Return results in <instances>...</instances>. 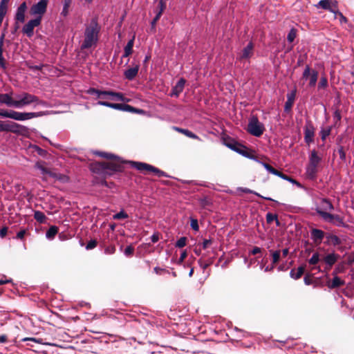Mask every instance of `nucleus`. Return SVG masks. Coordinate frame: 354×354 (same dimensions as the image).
Segmentation results:
<instances>
[{
    "label": "nucleus",
    "mask_w": 354,
    "mask_h": 354,
    "mask_svg": "<svg viewBox=\"0 0 354 354\" xmlns=\"http://www.w3.org/2000/svg\"><path fill=\"white\" fill-rule=\"evenodd\" d=\"M101 31V26L97 18H92L88 24L85 25L84 32V40L81 44L82 50L88 49L95 46L99 40V35Z\"/></svg>",
    "instance_id": "1"
},
{
    "label": "nucleus",
    "mask_w": 354,
    "mask_h": 354,
    "mask_svg": "<svg viewBox=\"0 0 354 354\" xmlns=\"http://www.w3.org/2000/svg\"><path fill=\"white\" fill-rule=\"evenodd\" d=\"M42 115L41 112H18L14 110H0V116L17 121H25Z\"/></svg>",
    "instance_id": "2"
},
{
    "label": "nucleus",
    "mask_w": 354,
    "mask_h": 354,
    "mask_svg": "<svg viewBox=\"0 0 354 354\" xmlns=\"http://www.w3.org/2000/svg\"><path fill=\"white\" fill-rule=\"evenodd\" d=\"M93 172L98 174L111 176L115 172L122 171V166L118 163L95 162L91 166Z\"/></svg>",
    "instance_id": "3"
},
{
    "label": "nucleus",
    "mask_w": 354,
    "mask_h": 354,
    "mask_svg": "<svg viewBox=\"0 0 354 354\" xmlns=\"http://www.w3.org/2000/svg\"><path fill=\"white\" fill-rule=\"evenodd\" d=\"M225 145L231 150L236 152L242 156L250 160H257V157L251 153L250 149L245 145L240 144L234 140L225 142Z\"/></svg>",
    "instance_id": "4"
},
{
    "label": "nucleus",
    "mask_w": 354,
    "mask_h": 354,
    "mask_svg": "<svg viewBox=\"0 0 354 354\" xmlns=\"http://www.w3.org/2000/svg\"><path fill=\"white\" fill-rule=\"evenodd\" d=\"M129 163L132 167L140 171L146 170L147 171L154 173L158 177H169V176L166 172L159 169L158 168L151 165L137 161H129Z\"/></svg>",
    "instance_id": "5"
},
{
    "label": "nucleus",
    "mask_w": 354,
    "mask_h": 354,
    "mask_svg": "<svg viewBox=\"0 0 354 354\" xmlns=\"http://www.w3.org/2000/svg\"><path fill=\"white\" fill-rule=\"evenodd\" d=\"M265 131L264 124L259 122L257 116H252L248 122L247 131L253 136L261 137Z\"/></svg>",
    "instance_id": "6"
},
{
    "label": "nucleus",
    "mask_w": 354,
    "mask_h": 354,
    "mask_svg": "<svg viewBox=\"0 0 354 354\" xmlns=\"http://www.w3.org/2000/svg\"><path fill=\"white\" fill-rule=\"evenodd\" d=\"M318 214L324 221L333 223L337 227H345L347 226L344 221V218L338 214H332L329 212L322 211H318Z\"/></svg>",
    "instance_id": "7"
},
{
    "label": "nucleus",
    "mask_w": 354,
    "mask_h": 354,
    "mask_svg": "<svg viewBox=\"0 0 354 354\" xmlns=\"http://www.w3.org/2000/svg\"><path fill=\"white\" fill-rule=\"evenodd\" d=\"M2 129L6 132H11L21 136L28 133V129L26 127L14 122H4V127Z\"/></svg>",
    "instance_id": "8"
},
{
    "label": "nucleus",
    "mask_w": 354,
    "mask_h": 354,
    "mask_svg": "<svg viewBox=\"0 0 354 354\" xmlns=\"http://www.w3.org/2000/svg\"><path fill=\"white\" fill-rule=\"evenodd\" d=\"M16 97L17 100L15 101V104H14V107L17 109H21L37 101V97L35 95L28 93H23L21 95H17Z\"/></svg>",
    "instance_id": "9"
},
{
    "label": "nucleus",
    "mask_w": 354,
    "mask_h": 354,
    "mask_svg": "<svg viewBox=\"0 0 354 354\" xmlns=\"http://www.w3.org/2000/svg\"><path fill=\"white\" fill-rule=\"evenodd\" d=\"M41 23V16H38L35 19L29 20L21 29L22 32L28 37L30 38L34 35V28L39 26Z\"/></svg>",
    "instance_id": "10"
},
{
    "label": "nucleus",
    "mask_w": 354,
    "mask_h": 354,
    "mask_svg": "<svg viewBox=\"0 0 354 354\" xmlns=\"http://www.w3.org/2000/svg\"><path fill=\"white\" fill-rule=\"evenodd\" d=\"M339 257V254L335 253L334 251L326 254L322 259V261L325 264L324 270H330Z\"/></svg>",
    "instance_id": "11"
},
{
    "label": "nucleus",
    "mask_w": 354,
    "mask_h": 354,
    "mask_svg": "<svg viewBox=\"0 0 354 354\" xmlns=\"http://www.w3.org/2000/svg\"><path fill=\"white\" fill-rule=\"evenodd\" d=\"M27 9L28 6L26 1L22 2L17 8L15 15V21L17 24H24L25 22Z\"/></svg>",
    "instance_id": "12"
},
{
    "label": "nucleus",
    "mask_w": 354,
    "mask_h": 354,
    "mask_svg": "<svg viewBox=\"0 0 354 354\" xmlns=\"http://www.w3.org/2000/svg\"><path fill=\"white\" fill-rule=\"evenodd\" d=\"M304 141L309 145L314 141L315 127L311 122H307L304 128Z\"/></svg>",
    "instance_id": "13"
},
{
    "label": "nucleus",
    "mask_w": 354,
    "mask_h": 354,
    "mask_svg": "<svg viewBox=\"0 0 354 354\" xmlns=\"http://www.w3.org/2000/svg\"><path fill=\"white\" fill-rule=\"evenodd\" d=\"M97 104L126 112H129L131 109V106L127 104L111 103L107 101H98Z\"/></svg>",
    "instance_id": "14"
},
{
    "label": "nucleus",
    "mask_w": 354,
    "mask_h": 354,
    "mask_svg": "<svg viewBox=\"0 0 354 354\" xmlns=\"http://www.w3.org/2000/svg\"><path fill=\"white\" fill-rule=\"evenodd\" d=\"M30 15L35 16H41L44 14V0H40L38 3L33 4L30 9Z\"/></svg>",
    "instance_id": "15"
},
{
    "label": "nucleus",
    "mask_w": 354,
    "mask_h": 354,
    "mask_svg": "<svg viewBox=\"0 0 354 354\" xmlns=\"http://www.w3.org/2000/svg\"><path fill=\"white\" fill-rule=\"evenodd\" d=\"M185 83L186 80L183 77L180 78L176 84L172 87L169 95L171 97H178L179 95L183 92Z\"/></svg>",
    "instance_id": "16"
},
{
    "label": "nucleus",
    "mask_w": 354,
    "mask_h": 354,
    "mask_svg": "<svg viewBox=\"0 0 354 354\" xmlns=\"http://www.w3.org/2000/svg\"><path fill=\"white\" fill-rule=\"evenodd\" d=\"M325 232L317 228H313L310 230V239L316 244H320L324 237H326Z\"/></svg>",
    "instance_id": "17"
},
{
    "label": "nucleus",
    "mask_w": 354,
    "mask_h": 354,
    "mask_svg": "<svg viewBox=\"0 0 354 354\" xmlns=\"http://www.w3.org/2000/svg\"><path fill=\"white\" fill-rule=\"evenodd\" d=\"M254 53V44L250 41L245 47L242 50L241 53L239 56V60L250 59Z\"/></svg>",
    "instance_id": "18"
},
{
    "label": "nucleus",
    "mask_w": 354,
    "mask_h": 354,
    "mask_svg": "<svg viewBox=\"0 0 354 354\" xmlns=\"http://www.w3.org/2000/svg\"><path fill=\"white\" fill-rule=\"evenodd\" d=\"M105 95L108 96L109 100L121 101L124 102L129 101V99L124 96L123 93L111 90L105 91Z\"/></svg>",
    "instance_id": "19"
},
{
    "label": "nucleus",
    "mask_w": 354,
    "mask_h": 354,
    "mask_svg": "<svg viewBox=\"0 0 354 354\" xmlns=\"http://www.w3.org/2000/svg\"><path fill=\"white\" fill-rule=\"evenodd\" d=\"M334 209L333 205L331 202L325 198L321 199L318 205L315 207V211L318 214V211L326 212L327 210L332 211Z\"/></svg>",
    "instance_id": "20"
},
{
    "label": "nucleus",
    "mask_w": 354,
    "mask_h": 354,
    "mask_svg": "<svg viewBox=\"0 0 354 354\" xmlns=\"http://www.w3.org/2000/svg\"><path fill=\"white\" fill-rule=\"evenodd\" d=\"M140 69V66L138 64H136L133 67H130L128 69L124 71V78L129 81H131L135 79V77L138 75V71Z\"/></svg>",
    "instance_id": "21"
},
{
    "label": "nucleus",
    "mask_w": 354,
    "mask_h": 354,
    "mask_svg": "<svg viewBox=\"0 0 354 354\" xmlns=\"http://www.w3.org/2000/svg\"><path fill=\"white\" fill-rule=\"evenodd\" d=\"M296 92L297 91L295 88L287 94V101L284 105V111L286 112H288L291 109L295 100Z\"/></svg>",
    "instance_id": "22"
},
{
    "label": "nucleus",
    "mask_w": 354,
    "mask_h": 354,
    "mask_svg": "<svg viewBox=\"0 0 354 354\" xmlns=\"http://www.w3.org/2000/svg\"><path fill=\"white\" fill-rule=\"evenodd\" d=\"M326 240L324 241V244L326 245H333V246H337L342 244V240L335 234H326Z\"/></svg>",
    "instance_id": "23"
},
{
    "label": "nucleus",
    "mask_w": 354,
    "mask_h": 354,
    "mask_svg": "<svg viewBox=\"0 0 354 354\" xmlns=\"http://www.w3.org/2000/svg\"><path fill=\"white\" fill-rule=\"evenodd\" d=\"M45 172L46 175H48L63 183H67L69 180L68 177L66 175L49 171L47 167H46Z\"/></svg>",
    "instance_id": "24"
},
{
    "label": "nucleus",
    "mask_w": 354,
    "mask_h": 354,
    "mask_svg": "<svg viewBox=\"0 0 354 354\" xmlns=\"http://www.w3.org/2000/svg\"><path fill=\"white\" fill-rule=\"evenodd\" d=\"M15 101L10 94L0 93V104H4L9 107H14Z\"/></svg>",
    "instance_id": "25"
},
{
    "label": "nucleus",
    "mask_w": 354,
    "mask_h": 354,
    "mask_svg": "<svg viewBox=\"0 0 354 354\" xmlns=\"http://www.w3.org/2000/svg\"><path fill=\"white\" fill-rule=\"evenodd\" d=\"M316 6L336 15V10L331 6V0H320Z\"/></svg>",
    "instance_id": "26"
},
{
    "label": "nucleus",
    "mask_w": 354,
    "mask_h": 354,
    "mask_svg": "<svg viewBox=\"0 0 354 354\" xmlns=\"http://www.w3.org/2000/svg\"><path fill=\"white\" fill-rule=\"evenodd\" d=\"M321 161L322 158L318 156L317 151L315 149H313L309 155L308 164L318 167Z\"/></svg>",
    "instance_id": "27"
},
{
    "label": "nucleus",
    "mask_w": 354,
    "mask_h": 354,
    "mask_svg": "<svg viewBox=\"0 0 354 354\" xmlns=\"http://www.w3.org/2000/svg\"><path fill=\"white\" fill-rule=\"evenodd\" d=\"M256 162H259V164H261L264 168L265 169L268 171L269 173L273 174V175H275L277 176H280V175L281 174L282 172L277 170L276 169H274V167H272L271 165H270L269 164L265 162H263L261 160H260L258 158H257V160H255Z\"/></svg>",
    "instance_id": "28"
},
{
    "label": "nucleus",
    "mask_w": 354,
    "mask_h": 354,
    "mask_svg": "<svg viewBox=\"0 0 354 354\" xmlns=\"http://www.w3.org/2000/svg\"><path fill=\"white\" fill-rule=\"evenodd\" d=\"M317 167L313 166L312 165L308 164L306 169V173L308 176V178L310 180H314L317 177Z\"/></svg>",
    "instance_id": "29"
},
{
    "label": "nucleus",
    "mask_w": 354,
    "mask_h": 354,
    "mask_svg": "<svg viewBox=\"0 0 354 354\" xmlns=\"http://www.w3.org/2000/svg\"><path fill=\"white\" fill-rule=\"evenodd\" d=\"M239 190L241 191L243 193H245V194H254V195H255V196H257L258 197H260L261 198H263V199H265L266 201H274V202L278 203V201L272 199V198L263 196L261 195L259 193H258V192H255L254 190H252V189H250L249 188L239 187Z\"/></svg>",
    "instance_id": "30"
},
{
    "label": "nucleus",
    "mask_w": 354,
    "mask_h": 354,
    "mask_svg": "<svg viewBox=\"0 0 354 354\" xmlns=\"http://www.w3.org/2000/svg\"><path fill=\"white\" fill-rule=\"evenodd\" d=\"M134 44V37L128 41L127 44L124 48V54L122 56V58L129 57L133 52V46Z\"/></svg>",
    "instance_id": "31"
},
{
    "label": "nucleus",
    "mask_w": 354,
    "mask_h": 354,
    "mask_svg": "<svg viewBox=\"0 0 354 354\" xmlns=\"http://www.w3.org/2000/svg\"><path fill=\"white\" fill-rule=\"evenodd\" d=\"M279 178H281L285 180H287L293 185H295L298 188H300V189H302L304 190L306 189V188L301 183H300L299 182H298L297 180H295L294 178H291L290 176H289L288 175H286V174L281 173Z\"/></svg>",
    "instance_id": "32"
},
{
    "label": "nucleus",
    "mask_w": 354,
    "mask_h": 354,
    "mask_svg": "<svg viewBox=\"0 0 354 354\" xmlns=\"http://www.w3.org/2000/svg\"><path fill=\"white\" fill-rule=\"evenodd\" d=\"M344 284V281L341 279L337 275H335L332 281L328 284V287L330 289H334V288H338Z\"/></svg>",
    "instance_id": "33"
},
{
    "label": "nucleus",
    "mask_w": 354,
    "mask_h": 354,
    "mask_svg": "<svg viewBox=\"0 0 354 354\" xmlns=\"http://www.w3.org/2000/svg\"><path fill=\"white\" fill-rule=\"evenodd\" d=\"M304 271L305 267L304 266H301L298 267L297 272H295V269H292L290 272V276L294 279H299L304 274Z\"/></svg>",
    "instance_id": "34"
},
{
    "label": "nucleus",
    "mask_w": 354,
    "mask_h": 354,
    "mask_svg": "<svg viewBox=\"0 0 354 354\" xmlns=\"http://www.w3.org/2000/svg\"><path fill=\"white\" fill-rule=\"evenodd\" d=\"M94 154H95L97 156L108 159V160H113V159H118L119 157L116 155L105 151H95L93 152Z\"/></svg>",
    "instance_id": "35"
},
{
    "label": "nucleus",
    "mask_w": 354,
    "mask_h": 354,
    "mask_svg": "<svg viewBox=\"0 0 354 354\" xmlns=\"http://www.w3.org/2000/svg\"><path fill=\"white\" fill-rule=\"evenodd\" d=\"M86 93L95 96V99H101L102 94L105 95V91L99 90L95 88H89L86 91Z\"/></svg>",
    "instance_id": "36"
},
{
    "label": "nucleus",
    "mask_w": 354,
    "mask_h": 354,
    "mask_svg": "<svg viewBox=\"0 0 354 354\" xmlns=\"http://www.w3.org/2000/svg\"><path fill=\"white\" fill-rule=\"evenodd\" d=\"M174 129L177 131L185 134V136H187L189 138H191L193 139H198V136L197 135H196L195 133H194L193 132H192L191 131H189L188 129H181V128L176 127H174Z\"/></svg>",
    "instance_id": "37"
},
{
    "label": "nucleus",
    "mask_w": 354,
    "mask_h": 354,
    "mask_svg": "<svg viewBox=\"0 0 354 354\" xmlns=\"http://www.w3.org/2000/svg\"><path fill=\"white\" fill-rule=\"evenodd\" d=\"M58 232V227L55 225L51 226L46 232V238L48 239H53L54 236L57 234Z\"/></svg>",
    "instance_id": "38"
},
{
    "label": "nucleus",
    "mask_w": 354,
    "mask_h": 354,
    "mask_svg": "<svg viewBox=\"0 0 354 354\" xmlns=\"http://www.w3.org/2000/svg\"><path fill=\"white\" fill-rule=\"evenodd\" d=\"M318 78V72L315 70H312L310 76L309 77V86L313 87L316 85Z\"/></svg>",
    "instance_id": "39"
},
{
    "label": "nucleus",
    "mask_w": 354,
    "mask_h": 354,
    "mask_svg": "<svg viewBox=\"0 0 354 354\" xmlns=\"http://www.w3.org/2000/svg\"><path fill=\"white\" fill-rule=\"evenodd\" d=\"M269 252L272 257V263L273 264L277 263L280 260L281 251L280 250L274 251V250H270Z\"/></svg>",
    "instance_id": "40"
},
{
    "label": "nucleus",
    "mask_w": 354,
    "mask_h": 354,
    "mask_svg": "<svg viewBox=\"0 0 354 354\" xmlns=\"http://www.w3.org/2000/svg\"><path fill=\"white\" fill-rule=\"evenodd\" d=\"M266 217V221L268 223H271L272 221H275L276 225L280 226V222L278 219L277 214H274L272 213L268 212V213H267Z\"/></svg>",
    "instance_id": "41"
},
{
    "label": "nucleus",
    "mask_w": 354,
    "mask_h": 354,
    "mask_svg": "<svg viewBox=\"0 0 354 354\" xmlns=\"http://www.w3.org/2000/svg\"><path fill=\"white\" fill-rule=\"evenodd\" d=\"M332 130V127H328L326 128H322L320 130V136L321 138L323 141H324L326 138L330 136Z\"/></svg>",
    "instance_id": "42"
},
{
    "label": "nucleus",
    "mask_w": 354,
    "mask_h": 354,
    "mask_svg": "<svg viewBox=\"0 0 354 354\" xmlns=\"http://www.w3.org/2000/svg\"><path fill=\"white\" fill-rule=\"evenodd\" d=\"M320 261V254L319 252H316L313 253L312 257L308 260V263L310 265L315 266Z\"/></svg>",
    "instance_id": "43"
},
{
    "label": "nucleus",
    "mask_w": 354,
    "mask_h": 354,
    "mask_svg": "<svg viewBox=\"0 0 354 354\" xmlns=\"http://www.w3.org/2000/svg\"><path fill=\"white\" fill-rule=\"evenodd\" d=\"M72 0H64L63 8L61 15L66 17L68 13V8L71 4Z\"/></svg>",
    "instance_id": "44"
},
{
    "label": "nucleus",
    "mask_w": 354,
    "mask_h": 354,
    "mask_svg": "<svg viewBox=\"0 0 354 354\" xmlns=\"http://www.w3.org/2000/svg\"><path fill=\"white\" fill-rule=\"evenodd\" d=\"M34 169L38 170L41 175L44 176V163L42 161H37L34 165ZM44 179V177H42Z\"/></svg>",
    "instance_id": "45"
},
{
    "label": "nucleus",
    "mask_w": 354,
    "mask_h": 354,
    "mask_svg": "<svg viewBox=\"0 0 354 354\" xmlns=\"http://www.w3.org/2000/svg\"><path fill=\"white\" fill-rule=\"evenodd\" d=\"M198 202H199L200 205L203 208H205L206 207L212 205L211 200L207 196H204L203 198H200L198 199Z\"/></svg>",
    "instance_id": "46"
},
{
    "label": "nucleus",
    "mask_w": 354,
    "mask_h": 354,
    "mask_svg": "<svg viewBox=\"0 0 354 354\" xmlns=\"http://www.w3.org/2000/svg\"><path fill=\"white\" fill-rule=\"evenodd\" d=\"M129 218V215L123 210L121 209L119 212L113 216L115 220L126 219Z\"/></svg>",
    "instance_id": "47"
},
{
    "label": "nucleus",
    "mask_w": 354,
    "mask_h": 354,
    "mask_svg": "<svg viewBox=\"0 0 354 354\" xmlns=\"http://www.w3.org/2000/svg\"><path fill=\"white\" fill-rule=\"evenodd\" d=\"M167 0H159L158 1V11L156 12V14L159 15H162L163 11L166 8Z\"/></svg>",
    "instance_id": "48"
},
{
    "label": "nucleus",
    "mask_w": 354,
    "mask_h": 354,
    "mask_svg": "<svg viewBox=\"0 0 354 354\" xmlns=\"http://www.w3.org/2000/svg\"><path fill=\"white\" fill-rule=\"evenodd\" d=\"M297 36V30L295 28H291L287 35V40L288 42L292 43L294 41Z\"/></svg>",
    "instance_id": "49"
},
{
    "label": "nucleus",
    "mask_w": 354,
    "mask_h": 354,
    "mask_svg": "<svg viewBox=\"0 0 354 354\" xmlns=\"http://www.w3.org/2000/svg\"><path fill=\"white\" fill-rule=\"evenodd\" d=\"M30 149L32 150V153H37L41 156H44V150L37 145H30Z\"/></svg>",
    "instance_id": "50"
},
{
    "label": "nucleus",
    "mask_w": 354,
    "mask_h": 354,
    "mask_svg": "<svg viewBox=\"0 0 354 354\" xmlns=\"http://www.w3.org/2000/svg\"><path fill=\"white\" fill-rule=\"evenodd\" d=\"M34 218L39 223H44V214L39 211H35L34 214Z\"/></svg>",
    "instance_id": "51"
},
{
    "label": "nucleus",
    "mask_w": 354,
    "mask_h": 354,
    "mask_svg": "<svg viewBox=\"0 0 354 354\" xmlns=\"http://www.w3.org/2000/svg\"><path fill=\"white\" fill-rule=\"evenodd\" d=\"M187 238L182 236L176 242V247L181 248L186 245Z\"/></svg>",
    "instance_id": "52"
},
{
    "label": "nucleus",
    "mask_w": 354,
    "mask_h": 354,
    "mask_svg": "<svg viewBox=\"0 0 354 354\" xmlns=\"http://www.w3.org/2000/svg\"><path fill=\"white\" fill-rule=\"evenodd\" d=\"M328 86V80L326 77H322L318 84V88H324Z\"/></svg>",
    "instance_id": "53"
},
{
    "label": "nucleus",
    "mask_w": 354,
    "mask_h": 354,
    "mask_svg": "<svg viewBox=\"0 0 354 354\" xmlns=\"http://www.w3.org/2000/svg\"><path fill=\"white\" fill-rule=\"evenodd\" d=\"M190 226L194 231H198L199 225L196 218H190Z\"/></svg>",
    "instance_id": "54"
},
{
    "label": "nucleus",
    "mask_w": 354,
    "mask_h": 354,
    "mask_svg": "<svg viewBox=\"0 0 354 354\" xmlns=\"http://www.w3.org/2000/svg\"><path fill=\"white\" fill-rule=\"evenodd\" d=\"M97 242L96 240L91 239L87 243V244L86 245V250H92L97 246Z\"/></svg>",
    "instance_id": "55"
},
{
    "label": "nucleus",
    "mask_w": 354,
    "mask_h": 354,
    "mask_svg": "<svg viewBox=\"0 0 354 354\" xmlns=\"http://www.w3.org/2000/svg\"><path fill=\"white\" fill-rule=\"evenodd\" d=\"M311 71L310 66L306 65L302 74L303 78L307 80L310 76Z\"/></svg>",
    "instance_id": "56"
},
{
    "label": "nucleus",
    "mask_w": 354,
    "mask_h": 354,
    "mask_svg": "<svg viewBox=\"0 0 354 354\" xmlns=\"http://www.w3.org/2000/svg\"><path fill=\"white\" fill-rule=\"evenodd\" d=\"M338 153H339V158L341 159V160L345 161L346 160V153L344 151V147H342L341 145L339 146Z\"/></svg>",
    "instance_id": "57"
},
{
    "label": "nucleus",
    "mask_w": 354,
    "mask_h": 354,
    "mask_svg": "<svg viewBox=\"0 0 354 354\" xmlns=\"http://www.w3.org/2000/svg\"><path fill=\"white\" fill-rule=\"evenodd\" d=\"M134 248L132 245H128L125 248L124 254L125 256L129 257L133 254Z\"/></svg>",
    "instance_id": "58"
},
{
    "label": "nucleus",
    "mask_w": 354,
    "mask_h": 354,
    "mask_svg": "<svg viewBox=\"0 0 354 354\" xmlns=\"http://www.w3.org/2000/svg\"><path fill=\"white\" fill-rule=\"evenodd\" d=\"M187 253L186 250H184L181 252L179 259L176 261V263L178 265H180L184 261V259L187 257Z\"/></svg>",
    "instance_id": "59"
},
{
    "label": "nucleus",
    "mask_w": 354,
    "mask_h": 354,
    "mask_svg": "<svg viewBox=\"0 0 354 354\" xmlns=\"http://www.w3.org/2000/svg\"><path fill=\"white\" fill-rule=\"evenodd\" d=\"M130 113H138L140 115H144L145 113V111L141 109H138L131 106V109H130Z\"/></svg>",
    "instance_id": "60"
},
{
    "label": "nucleus",
    "mask_w": 354,
    "mask_h": 354,
    "mask_svg": "<svg viewBox=\"0 0 354 354\" xmlns=\"http://www.w3.org/2000/svg\"><path fill=\"white\" fill-rule=\"evenodd\" d=\"M333 118L335 122H338L342 119L341 113L339 109H336L333 113Z\"/></svg>",
    "instance_id": "61"
},
{
    "label": "nucleus",
    "mask_w": 354,
    "mask_h": 354,
    "mask_svg": "<svg viewBox=\"0 0 354 354\" xmlns=\"http://www.w3.org/2000/svg\"><path fill=\"white\" fill-rule=\"evenodd\" d=\"M160 17H161L160 15H159L158 14H156V16L154 17V18L151 21V29H153V30L156 29V23L160 19Z\"/></svg>",
    "instance_id": "62"
},
{
    "label": "nucleus",
    "mask_w": 354,
    "mask_h": 354,
    "mask_svg": "<svg viewBox=\"0 0 354 354\" xmlns=\"http://www.w3.org/2000/svg\"><path fill=\"white\" fill-rule=\"evenodd\" d=\"M7 9H8L7 6L0 5V17L1 18H3V19L4 18L5 15L7 13Z\"/></svg>",
    "instance_id": "63"
},
{
    "label": "nucleus",
    "mask_w": 354,
    "mask_h": 354,
    "mask_svg": "<svg viewBox=\"0 0 354 354\" xmlns=\"http://www.w3.org/2000/svg\"><path fill=\"white\" fill-rule=\"evenodd\" d=\"M26 234V230L25 229L20 230L17 233L16 239H23Z\"/></svg>",
    "instance_id": "64"
}]
</instances>
